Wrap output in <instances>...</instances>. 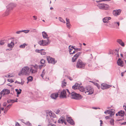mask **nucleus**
<instances>
[{"label":"nucleus","mask_w":126,"mask_h":126,"mask_svg":"<svg viewBox=\"0 0 126 126\" xmlns=\"http://www.w3.org/2000/svg\"><path fill=\"white\" fill-rule=\"evenodd\" d=\"M27 79L28 80L27 83H28L29 82L32 81V76H29L27 78Z\"/></svg>","instance_id":"29"},{"label":"nucleus","mask_w":126,"mask_h":126,"mask_svg":"<svg viewBox=\"0 0 126 126\" xmlns=\"http://www.w3.org/2000/svg\"><path fill=\"white\" fill-rule=\"evenodd\" d=\"M71 98L74 99H79L81 98V96L79 94H77L74 92L71 93Z\"/></svg>","instance_id":"5"},{"label":"nucleus","mask_w":126,"mask_h":126,"mask_svg":"<svg viewBox=\"0 0 126 126\" xmlns=\"http://www.w3.org/2000/svg\"><path fill=\"white\" fill-rule=\"evenodd\" d=\"M59 19L60 21L61 22L64 23H65V21L61 17H59Z\"/></svg>","instance_id":"38"},{"label":"nucleus","mask_w":126,"mask_h":126,"mask_svg":"<svg viewBox=\"0 0 126 126\" xmlns=\"http://www.w3.org/2000/svg\"><path fill=\"white\" fill-rule=\"evenodd\" d=\"M111 19V18L110 17H106L103 19V21L104 23H108L109 21V20H110Z\"/></svg>","instance_id":"20"},{"label":"nucleus","mask_w":126,"mask_h":126,"mask_svg":"<svg viewBox=\"0 0 126 126\" xmlns=\"http://www.w3.org/2000/svg\"><path fill=\"white\" fill-rule=\"evenodd\" d=\"M67 122L70 124L72 125H74L75 123L72 118L70 117H67Z\"/></svg>","instance_id":"13"},{"label":"nucleus","mask_w":126,"mask_h":126,"mask_svg":"<svg viewBox=\"0 0 126 126\" xmlns=\"http://www.w3.org/2000/svg\"><path fill=\"white\" fill-rule=\"evenodd\" d=\"M45 60L43 59H42L41 60L40 63H45Z\"/></svg>","instance_id":"47"},{"label":"nucleus","mask_w":126,"mask_h":126,"mask_svg":"<svg viewBox=\"0 0 126 126\" xmlns=\"http://www.w3.org/2000/svg\"><path fill=\"white\" fill-rule=\"evenodd\" d=\"M25 124L28 126L30 125L31 124V123H30L29 122H28L26 123H25Z\"/></svg>","instance_id":"51"},{"label":"nucleus","mask_w":126,"mask_h":126,"mask_svg":"<svg viewBox=\"0 0 126 126\" xmlns=\"http://www.w3.org/2000/svg\"><path fill=\"white\" fill-rule=\"evenodd\" d=\"M29 69V68L28 66L23 67L21 71L18 73V75L19 76H21L22 75H29L30 74Z\"/></svg>","instance_id":"1"},{"label":"nucleus","mask_w":126,"mask_h":126,"mask_svg":"<svg viewBox=\"0 0 126 126\" xmlns=\"http://www.w3.org/2000/svg\"><path fill=\"white\" fill-rule=\"evenodd\" d=\"M14 76V75H12V74L10 75H7L5 76L6 77L10 78L11 77H13Z\"/></svg>","instance_id":"32"},{"label":"nucleus","mask_w":126,"mask_h":126,"mask_svg":"<svg viewBox=\"0 0 126 126\" xmlns=\"http://www.w3.org/2000/svg\"><path fill=\"white\" fill-rule=\"evenodd\" d=\"M97 6L99 9L102 10H108L110 8L109 5L107 4L104 3H99Z\"/></svg>","instance_id":"2"},{"label":"nucleus","mask_w":126,"mask_h":126,"mask_svg":"<svg viewBox=\"0 0 126 126\" xmlns=\"http://www.w3.org/2000/svg\"><path fill=\"white\" fill-rule=\"evenodd\" d=\"M110 122L111 125H114V120L113 119H111L110 121Z\"/></svg>","instance_id":"37"},{"label":"nucleus","mask_w":126,"mask_h":126,"mask_svg":"<svg viewBox=\"0 0 126 126\" xmlns=\"http://www.w3.org/2000/svg\"><path fill=\"white\" fill-rule=\"evenodd\" d=\"M15 90L16 92L17 95H19L21 94V91H20L18 89H16Z\"/></svg>","instance_id":"41"},{"label":"nucleus","mask_w":126,"mask_h":126,"mask_svg":"<svg viewBox=\"0 0 126 126\" xmlns=\"http://www.w3.org/2000/svg\"><path fill=\"white\" fill-rule=\"evenodd\" d=\"M9 109V108L6 107L5 109L4 113H6L7 112V111Z\"/></svg>","instance_id":"42"},{"label":"nucleus","mask_w":126,"mask_h":126,"mask_svg":"<svg viewBox=\"0 0 126 126\" xmlns=\"http://www.w3.org/2000/svg\"><path fill=\"white\" fill-rule=\"evenodd\" d=\"M41 49L40 50H38V49H36L35 50L36 52L38 53H40L41 52Z\"/></svg>","instance_id":"52"},{"label":"nucleus","mask_w":126,"mask_h":126,"mask_svg":"<svg viewBox=\"0 0 126 126\" xmlns=\"http://www.w3.org/2000/svg\"><path fill=\"white\" fill-rule=\"evenodd\" d=\"M44 71H45V70H44V69L43 71V72H42V74L41 75V76L42 78H43V75L45 73Z\"/></svg>","instance_id":"49"},{"label":"nucleus","mask_w":126,"mask_h":126,"mask_svg":"<svg viewBox=\"0 0 126 126\" xmlns=\"http://www.w3.org/2000/svg\"><path fill=\"white\" fill-rule=\"evenodd\" d=\"M111 86V85H108L105 83H103L101 85V88L103 90L108 89Z\"/></svg>","instance_id":"7"},{"label":"nucleus","mask_w":126,"mask_h":126,"mask_svg":"<svg viewBox=\"0 0 126 126\" xmlns=\"http://www.w3.org/2000/svg\"><path fill=\"white\" fill-rule=\"evenodd\" d=\"M125 114V112L124 111L121 110L116 114V115L119 118L120 117H123Z\"/></svg>","instance_id":"10"},{"label":"nucleus","mask_w":126,"mask_h":126,"mask_svg":"<svg viewBox=\"0 0 126 126\" xmlns=\"http://www.w3.org/2000/svg\"><path fill=\"white\" fill-rule=\"evenodd\" d=\"M0 110H4V108H1V106H0Z\"/></svg>","instance_id":"63"},{"label":"nucleus","mask_w":126,"mask_h":126,"mask_svg":"<svg viewBox=\"0 0 126 126\" xmlns=\"http://www.w3.org/2000/svg\"><path fill=\"white\" fill-rule=\"evenodd\" d=\"M78 89H79V90L81 92H85V89H84V88L82 86H80V85L78 87Z\"/></svg>","instance_id":"23"},{"label":"nucleus","mask_w":126,"mask_h":126,"mask_svg":"<svg viewBox=\"0 0 126 126\" xmlns=\"http://www.w3.org/2000/svg\"><path fill=\"white\" fill-rule=\"evenodd\" d=\"M8 103H13L15 102V100L14 99H9L7 101Z\"/></svg>","instance_id":"31"},{"label":"nucleus","mask_w":126,"mask_h":126,"mask_svg":"<svg viewBox=\"0 0 126 126\" xmlns=\"http://www.w3.org/2000/svg\"><path fill=\"white\" fill-rule=\"evenodd\" d=\"M113 51L112 50H110V54H111L112 53Z\"/></svg>","instance_id":"62"},{"label":"nucleus","mask_w":126,"mask_h":126,"mask_svg":"<svg viewBox=\"0 0 126 126\" xmlns=\"http://www.w3.org/2000/svg\"><path fill=\"white\" fill-rule=\"evenodd\" d=\"M47 59L48 63H55L57 62L55 61V59L50 56H47Z\"/></svg>","instance_id":"11"},{"label":"nucleus","mask_w":126,"mask_h":126,"mask_svg":"<svg viewBox=\"0 0 126 126\" xmlns=\"http://www.w3.org/2000/svg\"><path fill=\"white\" fill-rule=\"evenodd\" d=\"M123 64L124 63H118V65L121 67H122L124 66Z\"/></svg>","instance_id":"50"},{"label":"nucleus","mask_w":126,"mask_h":126,"mask_svg":"<svg viewBox=\"0 0 126 126\" xmlns=\"http://www.w3.org/2000/svg\"><path fill=\"white\" fill-rule=\"evenodd\" d=\"M5 92H4V89H3L0 93L1 95H3L5 94Z\"/></svg>","instance_id":"39"},{"label":"nucleus","mask_w":126,"mask_h":126,"mask_svg":"<svg viewBox=\"0 0 126 126\" xmlns=\"http://www.w3.org/2000/svg\"><path fill=\"white\" fill-rule=\"evenodd\" d=\"M66 94L65 90H63L61 92L60 97L62 98H66Z\"/></svg>","instance_id":"12"},{"label":"nucleus","mask_w":126,"mask_h":126,"mask_svg":"<svg viewBox=\"0 0 126 126\" xmlns=\"http://www.w3.org/2000/svg\"><path fill=\"white\" fill-rule=\"evenodd\" d=\"M58 93H52L51 94V97L52 99H55L58 97Z\"/></svg>","instance_id":"16"},{"label":"nucleus","mask_w":126,"mask_h":126,"mask_svg":"<svg viewBox=\"0 0 126 126\" xmlns=\"http://www.w3.org/2000/svg\"><path fill=\"white\" fill-rule=\"evenodd\" d=\"M94 89L90 87H86L85 89V93L87 95L91 94L94 93Z\"/></svg>","instance_id":"3"},{"label":"nucleus","mask_w":126,"mask_h":126,"mask_svg":"<svg viewBox=\"0 0 126 126\" xmlns=\"http://www.w3.org/2000/svg\"><path fill=\"white\" fill-rule=\"evenodd\" d=\"M115 24H118V26H119L120 25V23L119 22H114Z\"/></svg>","instance_id":"58"},{"label":"nucleus","mask_w":126,"mask_h":126,"mask_svg":"<svg viewBox=\"0 0 126 126\" xmlns=\"http://www.w3.org/2000/svg\"><path fill=\"white\" fill-rule=\"evenodd\" d=\"M41 52L40 53L42 55H45L46 54V52H45L44 50L43 49H41Z\"/></svg>","instance_id":"30"},{"label":"nucleus","mask_w":126,"mask_h":126,"mask_svg":"<svg viewBox=\"0 0 126 126\" xmlns=\"http://www.w3.org/2000/svg\"><path fill=\"white\" fill-rule=\"evenodd\" d=\"M10 12V11L6 9L5 12L3 14L2 16L3 17L7 16L9 14Z\"/></svg>","instance_id":"18"},{"label":"nucleus","mask_w":126,"mask_h":126,"mask_svg":"<svg viewBox=\"0 0 126 126\" xmlns=\"http://www.w3.org/2000/svg\"><path fill=\"white\" fill-rule=\"evenodd\" d=\"M6 7L7 9L11 11V10L13 9L14 7V4L13 3H10Z\"/></svg>","instance_id":"14"},{"label":"nucleus","mask_w":126,"mask_h":126,"mask_svg":"<svg viewBox=\"0 0 126 126\" xmlns=\"http://www.w3.org/2000/svg\"><path fill=\"white\" fill-rule=\"evenodd\" d=\"M124 62L122 61L120 58L119 59L117 62V63H123Z\"/></svg>","instance_id":"36"},{"label":"nucleus","mask_w":126,"mask_h":126,"mask_svg":"<svg viewBox=\"0 0 126 126\" xmlns=\"http://www.w3.org/2000/svg\"><path fill=\"white\" fill-rule=\"evenodd\" d=\"M121 11V10L120 9L114 10L113 12V15L115 16H117L120 14Z\"/></svg>","instance_id":"9"},{"label":"nucleus","mask_w":126,"mask_h":126,"mask_svg":"<svg viewBox=\"0 0 126 126\" xmlns=\"http://www.w3.org/2000/svg\"><path fill=\"white\" fill-rule=\"evenodd\" d=\"M60 112V111L59 110H57L55 111V113L56 114H58Z\"/></svg>","instance_id":"46"},{"label":"nucleus","mask_w":126,"mask_h":126,"mask_svg":"<svg viewBox=\"0 0 126 126\" xmlns=\"http://www.w3.org/2000/svg\"><path fill=\"white\" fill-rule=\"evenodd\" d=\"M50 43L49 41V39L47 38L45 40H42L38 42V44L41 46H46L48 45Z\"/></svg>","instance_id":"4"},{"label":"nucleus","mask_w":126,"mask_h":126,"mask_svg":"<svg viewBox=\"0 0 126 126\" xmlns=\"http://www.w3.org/2000/svg\"><path fill=\"white\" fill-rule=\"evenodd\" d=\"M109 111L108 110L105 111L104 112V113L105 114H106L107 112H109Z\"/></svg>","instance_id":"64"},{"label":"nucleus","mask_w":126,"mask_h":126,"mask_svg":"<svg viewBox=\"0 0 126 126\" xmlns=\"http://www.w3.org/2000/svg\"><path fill=\"white\" fill-rule=\"evenodd\" d=\"M70 54H73L76 53L78 50V48H75L73 47L69 46V47Z\"/></svg>","instance_id":"6"},{"label":"nucleus","mask_w":126,"mask_h":126,"mask_svg":"<svg viewBox=\"0 0 126 126\" xmlns=\"http://www.w3.org/2000/svg\"><path fill=\"white\" fill-rule=\"evenodd\" d=\"M12 105V104H9L6 107L7 108H9V107H11Z\"/></svg>","instance_id":"60"},{"label":"nucleus","mask_w":126,"mask_h":126,"mask_svg":"<svg viewBox=\"0 0 126 126\" xmlns=\"http://www.w3.org/2000/svg\"><path fill=\"white\" fill-rule=\"evenodd\" d=\"M4 92H5V94H8L10 93V91L8 89H4Z\"/></svg>","instance_id":"28"},{"label":"nucleus","mask_w":126,"mask_h":126,"mask_svg":"<svg viewBox=\"0 0 126 126\" xmlns=\"http://www.w3.org/2000/svg\"><path fill=\"white\" fill-rule=\"evenodd\" d=\"M82 62V61L80 59H79L77 63H81Z\"/></svg>","instance_id":"53"},{"label":"nucleus","mask_w":126,"mask_h":126,"mask_svg":"<svg viewBox=\"0 0 126 126\" xmlns=\"http://www.w3.org/2000/svg\"><path fill=\"white\" fill-rule=\"evenodd\" d=\"M111 117V116L110 115L109 116H107L105 117V118L106 119H110V118Z\"/></svg>","instance_id":"45"},{"label":"nucleus","mask_w":126,"mask_h":126,"mask_svg":"<svg viewBox=\"0 0 126 126\" xmlns=\"http://www.w3.org/2000/svg\"><path fill=\"white\" fill-rule=\"evenodd\" d=\"M66 85V83L65 82V79L63 80V81L62 83V87H64Z\"/></svg>","instance_id":"27"},{"label":"nucleus","mask_w":126,"mask_h":126,"mask_svg":"<svg viewBox=\"0 0 126 126\" xmlns=\"http://www.w3.org/2000/svg\"><path fill=\"white\" fill-rule=\"evenodd\" d=\"M65 118L64 116L63 115L62 116L58 121V122L62 124L63 123L64 120H65Z\"/></svg>","instance_id":"15"},{"label":"nucleus","mask_w":126,"mask_h":126,"mask_svg":"<svg viewBox=\"0 0 126 126\" xmlns=\"http://www.w3.org/2000/svg\"><path fill=\"white\" fill-rule=\"evenodd\" d=\"M33 18L34 20H36L37 19V17L35 16H33Z\"/></svg>","instance_id":"61"},{"label":"nucleus","mask_w":126,"mask_h":126,"mask_svg":"<svg viewBox=\"0 0 126 126\" xmlns=\"http://www.w3.org/2000/svg\"><path fill=\"white\" fill-rule=\"evenodd\" d=\"M81 52H79L77 53L72 58V62H75L77 58L81 54Z\"/></svg>","instance_id":"8"},{"label":"nucleus","mask_w":126,"mask_h":126,"mask_svg":"<svg viewBox=\"0 0 126 126\" xmlns=\"http://www.w3.org/2000/svg\"><path fill=\"white\" fill-rule=\"evenodd\" d=\"M22 32V30L16 32V33L17 34H19L21 32Z\"/></svg>","instance_id":"43"},{"label":"nucleus","mask_w":126,"mask_h":126,"mask_svg":"<svg viewBox=\"0 0 126 126\" xmlns=\"http://www.w3.org/2000/svg\"><path fill=\"white\" fill-rule=\"evenodd\" d=\"M79 86V84L76 83L72 86V88L74 89H78V88Z\"/></svg>","instance_id":"25"},{"label":"nucleus","mask_w":126,"mask_h":126,"mask_svg":"<svg viewBox=\"0 0 126 126\" xmlns=\"http://www.w3.org/2000/svg\"><path fill=\"white\" fill-rule=\"evenodd\" d=\"M30 31V30H22V32H23L25 33H27L29 32Z\"/></svg>","instance_id":"40"},{"label":"nucleus","mask_w":126,"mask_h":126,"mask_svg":"<svg viewBox=\"0 0 126 126\" xmlns=\"http://www.w3.org/2000/svg\"><path fill=\"white\" fill-rule=\"evenodd\" d=\"M45 63H41V65H39L38 66L37 65H35L34 66V68H36V69H37L38 68L41 69L43 66H44L45 65H44Z\"/></svg>","instance_id":"21"},{"label":"nucleus","mask_w":126,"mask_h":126,"mask_svg":"<svg viewBox=\"0 0 126 126\" xmlns=\"http://www.w3.org/2000/svg\"><path fill=\"white\" fill-rule=\"evenodd\" d=\"M66 26L67 28L69 29H70L71 28V25L70 24V23H66Z\"/></svg>","instance_id":"35"},{"label":"nucleus","mask_w":126,"mask_h":126,"mask_svg":"<svg viewBox=\"0 0 126 126\" xmlns=\"http://www.w3.org/2000/svg\"><path fill=\"white\" fill-rule=\"evenodd\" d=\"M48 126H56V125L54 124H48Z\"/></svg>","instance_id":"55"},{"label":"nucleus","mask_w":126,"mask_h":126,"mask_svg":"<svg viewBox=\"0 0 126 126\" xmlns=\"http://www.w3.org/2000/svg\"><path fill=\"white\" fill-rule=\"evenodd\" d=\"M7 104V103L6 102H4V103H3V106H6V105Z\"/></svg>","instance_id":"59"},{"label":"nucleus","mask_w":126,"mask_h":126,"mask_svg":"<svg viewBox=\"0 0 126 126\" xmlns=\"http://www.w3.org/2000/svg\"><path fill=\"white\" fill-rule=\"evenodd\" d=\"M15 126H20V125L18 123L16 122V124Z\"/></svg>","instance_id":"54"},{"label":"nucleus","mask_w":126,"mask_h":126,"mask_svg":"<svg viewBox=\"0 0 126 126\" xmlns=\"http://www.w3.org/2000/svg\"><path fill=\"white\" fill-rule=\"evenodd\" d=\"M14 40L12 41L11 42L8 44L7 46L10 48H12L14 46Z\"/></svg>","instance_id":"19"},{"label":"nucleus","mask_w":126,"mask_h":126,"mask_svg":"<svg viewBox=\"0 0 126 126\" xmlns=\"http://www.w3.org/2000/svg\"><path fill=\"white\" fill-rule=\"evenodd\" d=\"M42 33L43 37L44 38H46L47 39V38L49 39V38H48V36L46 32H42Z\"/></svg>","instance_id":"24"},{"label":"nucleus","mask_w":126,"mask_h":126,"mask_svg":"<svg viewBox=\"0 0 126 126\" xmlns=\"http://www.w3.org/2000/svg\"><path fill=\"white\" fill-rule=\"evenodd\" d=\"M27 45L26 43H24L23 44L20 45L19 47L21 48H24L26 46H27Z\"/></svg>","instance_id":"26"},{"label":"nucleus","mask_w":126,"mask_h":126,"mask_svg":"<svg viewBox=\"0 0 126 126\" xmlns=\"http://www.w3.org/2000/svg\"><path fill=\"white\" fill-rule=\"evenodd\" d=\"M117 42L122 47H124L125 46L124 43L121 39H118L117 40Z\"/></svg>","instance_id":"22"},{"label":"nucleus","mask_w":126,"mask_h":126,"mask_svg":"<svg viewBox=\"0 0 126 126\" xmlns=\"http://www.w3.org/2000/svg\"><path fill=\"white\" fill-rule=\"evenodd\" d=\"M66 23H70L69 22V20L68 19H67V18L66 19Z\"/></svg>","instance_id":"57"},{"label":"nucleus","mask_w":126,"mask_h":126,"mask_svg":"<svg viewBox=\"0 0 126 126\" xmlns=\"http://www.w3.org/2000/svg\"><path fill=\"white\" fill-rule=\"evenodd\" d=\"M7 81H8L10 82H11V83L13 82H14V81H13V79H8Z\"/></svg>","instance_id":"48"},{"label":"nucleus","mask_w":126,"mask_h":126,"mask_svg":"<svg viewBox=\"0 0 126 126\" xmlns=\"http://www.w3.org/2000/svg\"><path fill=\"white\" fill-rule=\"evenodd\" d=\"M109 114L110 115V116H111V117L112 115H114V112L111 110L109 111Z\"/></svg>","instance_id":"34"},{"label":"nucleus","mask_w":126,"mask_h":126,"mask_svg":"<svg viewBox=\"0 0 126 126\" xmlns=\"http://www.w3.org/2000/svg\"><path fill=\"white\" fill-rule=\"evenodd\" d=\"M37 72V71L36 70H34L33 69L32 70V73H35Z\"/></svg>","instance_id":"56"},{"label":"nucleus","mask_w":126,"mask_h":126,"mask_svg":"<svg viewBox=\"0 0 126 126\" xmlns=\"http://www.w3.org/2000/svg\"><path fill=\"white\" fill-rule=\"evenodd\" d=\"M4 43V42L3 40H1L0 41V44L1 45H3Z\"/></svg>","instance_id":"44"},{"label":"nucleus","mask_w":126,"mask_h":126,"mask_svg":"<svg viewBox=\"0 0 126 126\" xmlns=\"http://www.w3.org/2000/svg\"><path fill=\"white\" fill-rule=\"evenodd\" d=\"M15 83H17L18 84H21V85H22L24 83V81H21V82H20L18 81H16L15 82Z\"/></svg>","instance_id":"33"},{"label":"nucleus","mask_w":126,"mask_h":126,"mask_svg":"<svg viewBox=\"0 0 126 126\" xmlns=\"http://www.w3.org/2000/svg\"><path fill=\"white\" fill-rule=\"evenodd\" d=\"M85 64L84 63H77L76 67L78 68H84Z\"/></svg>","instance_id":"17"}]
</instances>
